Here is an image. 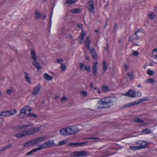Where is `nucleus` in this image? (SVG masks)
<instances>
[{"mask_svg":"<svg viewBox=\"0 0 157 157\" xmlns=\"http://www.w3.org/2000/svg\"><path fill=\"white\" fill-rule=\"evenodd\" d=\"M106 45H107V47L106 48H105V50H107L108 48V44H106Z\"/></svg>","mask_w":157,"mask_h":157,"instance_id":"680f3d73","label":"nucleus"},{"mask_svg":"<svg viewBox=\"0 0 157 157\" xmlns=\"http://www.w3.org/2000/svg\"><path fill=\"white\" fill-rule=\"evenodd\" d=\"M84 143L83 142H82V143H73V142H71L69 143L68 144V146H76V145H78V146H82L84 144Z\"/></svg>","mask_w":157,"mask_h":157,"instance_id":"412c9836","label":"nucleus"},{"mask_svg":"<svg viewBox=\"0 0 157 157\" xmlns=\"http://www.w3.org/2000/svg\"><path fill=\"white\" fill-rule=\"evenodd\" d=\"M9 112V114L10 116L13 115L16 113L17 111L15 109H11L10 110H8Z\"/></svg>","mask_w":157,"mask_h":157,"instance_id":"c756f323","label":"nucleus"},{"mask_svg":"<svg viewBox=\"0 0 157 157\" xmlns=\"http://www.w3.org/2000/svg\"><path fill=\"white\" fill-rule=\"evenodd\" d=\"M54 144V142L53 140L52 141L48 140L43 144L40 145V150L47 147H51Z\"/></svg>","mask_w":157,"mask_h":157,"instance_id":"6e6552de","label":"nucleus"},{"mask_svg":"<svg viewBox=\"0 0 157 157\" xmlns=\"http://www.w3.org/2000/svg\"><path fill=\"white\" fill-rule=\"evenodd\" d=\"M142 132L143 133L146 134L150 133L151 132V130L148 129H144L142 130Z\"/></svg>","mask_w":157,"mask_h":157,"instance_id":"2f4dec72","label":"nucleus"},{"mask_svg":"<svg viewBox=\"0 0 157 157\" xmlns=\"http://www.w3.org/2000/svg\"><path fill=\"white\" fill-rule=\"evenodd\" d=\"M82 11V9H72L71 11L73 13H80Z\"/></svg>","mask_w":157,"mask_h":157,"instance_id":"a878e982","label":"nucleus"},{"mask_svg":"<svg viewBox=\"0 0 157 157\" xmlns=\"http://www.w3.org/2000/svg\"><path fill=\"white\" fill-rule=\"evenodd\" d=\"M84 43L85 45L87 48L88 50H90V42L89 37H87L86 39L84 41Z\"/></svg>","mask_w":157,"mask_h":157,"instance_id":"f3484780","label":"nucleus"},{"mask_svg":"<svg viewBox=\"0 0 157 157\" xmlns=\"http://www.w3.org/2000/svg\"><path fill=\"white\" fill-rule=\"evenodd\" d=\"M91 138L92 139H96V140L98 139H99L98 138H97V137H93Z\"/></svg>","mask_w":157,"mask_h":157,"instance_id":"bf43d9fd","label":"nucleus"},{"mask_svg":"<svg viewBox=\"0 0 157 157\" xmlns=\"http://www.w3.org/2000/svg\"><path fill=\"white\" fill-rule=\"evenodd\" d=\"M147 74L150 75H153L154 72L152 71L148 70L147 71Z\"/></svg>","mask_w":157,"mask_h":157,"instance_id":"79ce46f5","label":"nucleus"},{"mask_svg":"<svg viewBox=\"0 0 157 157\" xmlns=\"http://www.w3.org/2000/svg\"><path fill=\"white\" fill-rule=\"evenodd\" d=\"M60 68L62 70V71H65L66 69V66L63 64L61 63V65L60 66Z\"/></svg>","mask_w":157,"mask_h":157,"instance_id":"4c0bfd02","label":"nucleus"},{"mask_svg":"<svg viewBox=\"0 0 157 157\" xmlns=\"http://www.w3.org/2000/svg\"><path fill=\"white\" fill-rule=\"evenodd\" d=\"M118 28V26L117 24L115 23L114 24V29H117Z\"/></svg>","mask_w":157,"mask_h":157,"instance_id":"864d4df0","label":"nucleus"},{"mask_svg":"<svg viewBox=\"0 0 157 157\" xmlns=\"http://www.w3.org/2000/svg\"><path fill=\"white\" fill-rule=\"evenodd\" d=\"M79 131L78 129L76 126H69L60 130V133L62 135L68 136L75 134Z\"/></svg>","mask_w":157,"mask_h":157,"instance_id":"7ed1b4c3","label":"nucleus"},{"mask_svg":"<svg viewBox=\"0 0 157 157\" xmlns=\"http://www.w3.org/2000/svg\"><path fill=\"white\" fill-rule=\"evenodd\" d=\"M51 20L50 21V23H49V26L50 28H51Z\"/></svg>","mask_w":157,"mask_h":157,"instance_id":"e2e57ef3","label":"nucleus"},{"mask_svg":"<svg viewBox=\"0 0 157 157\" xmlns=\"http://www.w3.org/2000/svg\"><path fill=\"white\" fill-rule=\"evenodd\" d=\"M25 74V78L26 81L30 84H31V81L30 78L29 77V74L28 72L25 71L24 72Z\"/></svg>","mask_w":157,"mask_h":157,"instance_id":"dca6fc26","label":"nucleus"},{"mask_svg":"<svg viewBox=\"0 0 157 157\" xmlns=\"http://www.w3.org/2000/svg\"><path fill=\"white\" fill-rule=\"evenodd\" d=\"M57 62L58 63H60L62 61H63V59H57Z\"/></svg>","mask_w":157,"mask_h":157,"instance_id":"603ef678","label":"nucleus"},{"mask_svg":"<svg viewBox=\"0 0 157 157\" xmlns=\"http://www.w3.org/2000/svg\"><path fill=\"white\" fill-rule=\"evenodd\" d=\"M67 143V141L66 140H64L59 142L58 144L59 145H63Z\"/></svg>","mask_w":157,"mask_h":157,"instance_id":"e433bc0d","label":"nucleus"},{"mask_svg":"<svg viewBox=\"0 0 157 157\" xmlns=\"http://www.w3.org/2000/svg\"><path fill=\"white\" fill-rule=\"evenodd\" d=\"M85 59L86 60H89L90 59V57L88 56H86L85 57Z\"/></svg>","mask_w":157,"mask_h":157,"instance_id":"5fc2aeb1","label":"nucleus"},{"mask_svg":"<svg viewBox=\"0 0 157 157\" xmlns=\"http://www.w3.org/2000/svg\"><path fill=\"white\" fill-rule=\"evenodd\" d=\"M39 150V147H38L37 148H36L35 149H34L32 150L31 151L29 152H27L26 154V155H31L33 153H34V152H36V151H38Z\"/></svg>","mask_w":157,"mask_h":157,"instance_id":"393cba45","label":"nucleus"},{"mask_svg":"<svg viewBox=\"0 0 157 157\" xmlns=\"http://www.w3.org/2000/svg\"><path fill=\"white\" fill-rule=\"evenodd\" d=\"M140 32V29H138L137 30L135 34L133 35V36H136V39L138 38V33Z\"/></svg>","mask_w":157,"mask_h":157,"instance_id":"a19ab883","label":"nucleus"},{"mask_svg":"<svg viewBox=\"0 0 157 157\" xmlns=\"http://www.w3.org/2000/svg\"><path fill=\"white\" fill-rule=\"evenodd\" d=\"M134 45H136V46H138L139 45H138V44H136V43L134 44Z\"/></svg>","mask_w":157,"mask_h":157,"instance_id":"774afa93","label":"nucleus"},{"mask_svg":"<svg viewBox=\"0 0 157 157\" xmlns=\"http://www.w3.org/2000/svg\"><path fill=\"white\" fill-rule=\"evenodd\" d=\"M33 124H31L29 125H25L22 126H21L20 125L14 127V129H16L17 128H19L20 130H21L23 128H27L29 127L30 126L33 125Z\"/></svg>","mask_w":157,"mask_h":157,"instance_id":"6ab92c4d","label":"nucleus"},{"mask_svg":"<svg viewBox=\"0 0 157 157\" xmlns=\"http://www.w3.org/2000/svg\"><path fill=\"white\" fill-rule=\"evenodd\" d=\"M107 66L105 60H104L102 63V70L103 73H104L107 70Z\"/></svg>","mask_w":157,"mask_h":157,"instance_id":"4be33fe9","label":"nucleus"},{"mask_svg":"<svg viewBox=\"0 0 157 157\" xmlns=\"http://www.w3.org/2000/svg\"><path fill=\"white\" fill-rule=\"evenodd\" d=\"M133 121L135 122L142 123V124L140 126H145L147 124V123L144 122V121L142 119L138 117L135 118L133 120Z\"/></svg>","mask_w":157,"mask_h":157,"instance_id":"4468645a","label":"nucleus"},{"mask_svg":"<svg viewBox=\"0 0 157 157\" xmlns=\"http://www.w3.org/2000/svg\"><path fill=\"white\" fill-rule=\"evenodd\" d=\"M12 146V144H9L8 145L4 146L2 147V151H3L7 149L8 147H11Z\"/></svg>","mask_w":157,"mask_h":157,"instance_id":"f704fd0d","label":"nucleus"},{"mask_svg":"<svg viewBox=\"0 0 157 157\" xmlns=\"http://www.w3.org/2000/svg\"><path fill=\"white\" fill-rule=\"evenodd\" d=\"M40 20L42 19V20H44L45 19V18L46 17L47 14H44L43 15L41 13H40Z\"/></svg>","mask_w":157,"mask_h":157,"instance_id":"72a5a7b5","label":"nucleus"},{"mask_svg":"<svg viewBox=\"0 0 157 157\" xmlns=\"http://www.w3.org/2000/svg\"><path fill=\"white\" fill-rule=\"evenodd\" d=\"M85 34L86 33L83 31V29L82 28L81 30V34L79 36V38L81 41L83 40L84 36Z\"/></svg>","mask_w":157,"mask_h":157,"instance_id":"5701e85b","label":"nucleus"},{"mask_svg":"<svg viewBox=\"0 0 157 157\" xmlns=\"http://www.w3.org/2000/svg\"><path fill=\"white\" fill-rule=\"evenodd\" d=\"M77 25L79 28H82L83 25L82 24H77Z\"/></svg>","mask_w":157,"mask_h":157,"instance_id":"8fccbe9b","label":"nucleus"},{"mask_svg":"<svg viewBox=\"0 0 157 157\" xmlns=\"http://www.w3.org/2000/svg\"><path fill=\"white\" fill-rule=\"evenodd\" d=\"M154 80L152 78H149L146 80V82L150 83H154Z\"/></svg>","mask_w":157,"mask_h":157,"instance_id":"ea45409f","label":"nucleus"},{"mask_svg":"<svg viewBox=\"0 0 157 157\" xmlns=\"http://www.w3.org/2000/svg\"><path fill=\"white\" fill-rule=\"evenodd\" d=\"M147 144L144 141L141 144L140 146L138 147L135 146H130V148L132 150H137L146 147L147 146Z\"/></svg>","mask_w":157,"mask_h":157,"instance_id":"9d476101","label":"nucleus"},{"mask_svg":"<svg viewBox=\"0 0 157 157\" xmlns=\"http://www.w3.org/2000/svg\"><path fill=\"white\" fill-rule=\"evenodd\" d=\"M39 131V127L32 128L25 130L16 134L15 136L17 138H21L26 136H29L34 134Z\"/></svg>","mask_w":157,"mask_h":157,"instance_id":"f03ea898","label":"nucleus"},{"mask_svg":"<svg viewBox=\"0 0 157 157\" xmlns=\"http://www.w3.org/2000/svg\"><path fill=\"white\" fill-rule=\"evenodd\" d=\"M147 100V97H145L143 98L137 100V101H134L133 103H132L129 105L126 106V107H129L131 106L137 104H138L140 103H141Z\"/></svg>","mask_w":157,"mask_h":157,"instance_id":"f8f14e48","label":"nucleus"},{"mask_svg":"<svg viewBox=\"0 0 157 157\" xmlns=\"http://www.w3.org/2000/svg\"><path fill=\"white\" fill-rule=\"evenodd\" d=\"M98 62H96L94 63L92 67V72L94 74V75L95 76L96 75V72L97 70V65Z\"/></svg>","mask_w":157,"mask_h":157,"instance_id":"2eb2a0df","label":"nucleus"},{"mask_svg":"<svg viewBox=\"0 0 157 157\" xmlns=\"http://www.w3.org/2000/svg\"><path fill=\"white\" fill-rule=\"evenodd\" d=\"M67 99V98L64 96L62 98V99H61V101L62 102L64 100H66Z\"/></svg>","mask_w":157,"mask_h":157,"instance_id":"3c124183","label":"nucleus"},{"mask_svg":"<svg viewBox=\"0 0 157 157\" xmlns=\"http://www.w3.org/2000/svg\"><path fill=\"white\" fill-rule=\"evenodd\" d=\"M137 86L138 87H140L141 86V85H137Z\"/></svg>","mask_w":157,"mask_h":157,"instance_id":"69168bd1","label":"nucleus"},{"mask_svg":"<svg viewBox=\"0 0 157 157\" xmlns=\"http://www.w3.org/2000/svg\"><path fill=\"white\" fill-rule=\"evenodd\" d=\"M47 136H44L41 137H40V141H42L43 140L46 139L47 138Z\"/></svg>","mask_w":157,"mask_h":157,"instance_id":"37998d69","label":"nucleus"},{"mask_svg":"<svg viewBox=\"0 0 157 157\" xmlns=\"http://www.w3.org/2000/svg\"><path fill=\"white\" fill-rule=\"evenodd\" d=\"M137 94L139 96H141V94L140 92H138L137 93Z\"/></svg>","mask_w":157,"mask_h":157,"instance_id":"4d7b16f0","label":"nucleus"},{"mask_svg":"<svg viewBox=\"0 0 157 157\" xmlns=\"http://www.w3.org/2000/svg\"><path fill=\"white\" fill-rule=\"evenodd\" d=\"M87 8L90 12L92 13L94 12V2L93 0H90L87 3Z\"/></svg>","mask_w":157,"mask_h":157,"instance_id":"1a4fd4ad","label":"nucleus"},{"mask_svg":"<svg viewBox=\"0 0 157 157\" xmlns=\"http://www.w3.org/2000/svg\"><path fill=\"white\" fill-rule=\"evenodd\" d=\"M80 69L81 70H83V67H84V70L86 71L87 72H89L90 71V68L89 65H85L82 63H79Z\"/></svg>","mask_w":157,"mask_h":157,"instance_id":"ddd939ff","label":"nucleus"},{"mask_svg":"<svg viewBox=\"0 0 157 157\" xmlns=\"http://www.w3.org/2000/svg\"><path fill=\"white\" fill-rule=\"evenodd\" d=\"M78 1V0H67L66 2V4H71L73 3H74L77 2Z\"/></svg>","mask_w":157,"mask_h":157,"instance_id":"7c9ffc66","label":"nucleus"},{"mask_svg":"<svg viewBox=\"0 0 157 157\" xmlns=\"http://www.w3.org/2000/svg\"><path fill=\"white\" fill-rule=\"evenodd\" d=\"M90 87L91 88L93 87V83H92L90 84Z\"/></svg>","mask_w":157,"mask_h":157,"instance_id":"0e129e2a","label":"nucleus"},{"mask_svg":"<svg viewBox=\"0 0 157 157\" xmlns=\"http://www.w3.org/2000/svg\"><path fill=\"white\" fill-rule=\"evenodd\" d=\"M132 36L130 35L129 37V38L128 39V40L129 41L132 42L133 41V40L132 38Z\"/></svg>","mask_w":157,"mask_h":157,"instance_id":"de8ad7c7","label":"nucleus"},{"mask_svg":"<svg viewBox=\"0 0 157 157\" xmlns=\"http://www.w3.org/2000/svg\"><path fill=\"white\" fill-rule=\"evenodd\" d=\"M28 116H30L32 118H36L38 117V116L36 114L33 113H29L28 114Z\"/></svg>","mask_w":157,"mask_h":157,"instance_id":"c9c22d12","label":"nucleus"},{"mask_svg":"<svg viewBox=\"0 0 157 157\" xmlns=\"http://www.w3.org/2000/svg\"><path fill=\"white\" fill-rule=\"evenodd\" d=\"M0 115L3 116H10L8 110H5L2 112L0 113Z\"/></svg>","mask_w":157,"mask_h":157,"instance_id":"bb28decb","label":"nucleus"},{"mask_svg":"<svg viewBox=\"0 0 157 157\" xmlns=\"http://www.w3.org/2000/svg\"><path fill=\"white\" fill-rule=\"evenodd\" d=\"M153 52H156L157 53V48H156L155 49H154L153 50Z\"/></svg>","mask_w":157,"mask_h":157,"instance_id":"6e6d98bb","label":"nucleus"},{"mask_svg":"<svg viewBox=\"0 0 157 157\" xmlns=\"http://www.w3.org/2000/svg\"><path fill=\"white\" fill-rule=\"evenodd\" d=\"M97 92L99 94H101V92H100V89H98Z\"/></svg>","mask_w":157,"mask_h":157,"instance_id":"13d9d810","label":"nucleus"},{"mask_svg":"<svg viewBox=\"0 0 157 157\" xmlns=\"http://www.w3.org/2000/svg\"><path fill=\"white\" fill-rule=\"evenodd\" d=\"M44 78L45 79L48 80H52L53 77L52 76H51L47 73H45L44 75Z\"/></svg>","mask_w":157,"mask_h":157,"instance_id":"b1692460","label":"nucleus"},{"mask_svg":"<svg viewBox=\"0 0 157 157\" xmlns=\"http://www.w3.org/2000/svg\"><path fill=\"white\" fill-rule=\"evenodd\" d=\"M148 17L151 19H153L155 18V14L152 12H150L147 14Z\"/></svg>","mask_w":157,"mask_h":157,"instance_id":"cd10ccee","label":"nucleus"},{"mask_svg":"<svg viewBox=\"0 0 157 157\" xmlns=\"http://www.w3.org/2000/svg\"><path fill=\"white\" fill-rule=\"evenodd\" d=\"M102 90L105 91H106L109 90V87L106 85H103L101 87Z\"/></svg>","mask_w":157,"mask_h":157,"instance_id":"473e14b6","label":"nucleus"},{"mask_svg":"<svg viewBox=\"0 0 157 157\" xmlns=\"http://www.w3.org/2000/svg\"><path fill=\"white\" fill-rule=\"evenodd\" d=\"M87 155V152L82 151H75L72 152L71 153V157H78L81 156H83L86 155Z\"/></svg>","mask_w":157,"mask_h":157,"instance_id":"0eeeda50","label":"nucleus"},{"mask_svg":"<svg viewBox=\"0 0 157 157\" xmlns=\"http://www.w3.org/2000/svg\"><path fill=\"white\" fill-rule=\"evenodd\" d=\"M39 143V138L30 140L25 143L24 146L25 147L33 145H36Z\"/></svg>","mask_w":157,"mask_h":157,"instance_id":"423d86ee","label":"nucleus"},{"mask_svg":"<svg viewBox=\"0 0 157 157\" xmlns=\"http://www.w3.org/2000/svg\"><path fill=\"white\" fill-rule=\"evenodd\" d=\"M81 93L84 96H86L87 95V93L86 91L82 90L81 91Z\"/></svg>","mask_w":157,"mask_h":157,"instance_id":"a18cd8bd","label":"nucleus"},{"mask_svg":"<svg viewBox=\"0 0 157 157\" xmlns=\"http://www.w3.org/2000/svg\"><path fill=\"white\" fill-rule=\"evenodd\" d=\"M136 95V93L135 91L132 90H129L127 92L123 94L124 95L131 98L135 97Z\"/></svg>","mask_w":157,"mask_h":157,"instance_id":"9b49d317","label":"nucleus"},{"mask_svg":"<svg viewBox=\"0 0 157 157\" xmlns=\"http://www.w3.org/2000/svg\"><path fill=\"white\" fill-rule=\"evenodd\" d=\"M95 31L96 33H98L99 32V30L98 29H97L95 30Z\"/></svg>","mask_w":157,"mask_h":157,"instance_id":"052dcab7","label":"nucleus"},{"mask_svg":"<svg viewBox=\"0 0 157 157\" xmlns=\"http://www.w3.org/2000/svg\"><path fill=\"white\" fill-rule=\"evenodd\" d=\"M31 55L32 59L33 60V64L36 68L37 69V71H39V63H38L37 60V56L34 50L33 49H31Z\"/></svg>","mask_w":157,"mask_h":157,"instance_id":"39448f33","label":"nucleus"},{"mask_svg":"<svg viewBox=\"0 0 157 157\" xmlns=\"http://www.w3.org/2000/svg\"><path fill=\"white\" fill-rule=\"evenodd\" d=\"M117 101L115 97H108L103 98L98 101V104L101 105L100 108H105L110 106L111 103L115 102Z\"/></svg>","mask_w":157,"mask_h":157,"instance_id":"f257e3e1","label":"nucleus"},{"mask_svg":"<svg viewBox=\"0 0 157 157\" xmlns=\"http://www.w3.org/2000/svg\"><path fill=\"white\" fill-rule=\"evenodd\" d=\"M32 110V109L29 106H26L24 107L20 110L19 114L18 115V117L20 118H23L28 116V114L27 112L28 111L29 113H30Z\"/></svg>","mask_w":157,"mask_h":157,"instance_id":"20e7f679","label":"nucleus"},{"mask_svg":"<svg viewBox=\"0 0 157 157\" xmlns=\"http://www.w3.org/2000/svg\"><path fill=\"white\" fill-rule=\"evenodd\" d=\"M139 54V52L137 51H134L132 53V55L136 56H138Z\"/></svg>","mask_w":157,"mask_h":157,"instance_id":"c03bdc74","label":"nucleus"},{"mask_svg":"<svg viewBox=\"0 0 157 157\" xmlns=\"http://www.w3.org/2000/svg\"><path fill=\"white\" fill-rule=\"evenodd\" d=\"M39 91V86L38 85L34 88L33 91L32 92V93L33 95H36L38 93Z\"/></svg>","mask_w":157,"mask_h":157,"instance_id":"aec40b11","label":"nucleus"},{"mask_svg":"<svg viewBox=\"0 0 157 157\" xmlns=\"http://www.w3.org/2000/svg\"><path fill=\"white\" fill-rule=\"evenodd\" d=\"M124 67L125 70L126 71V70H127L128 68V66L127 64H124Z\"/></svg>","mask_w":157,"mask_h":157,"instance_id":"09e8293b","label":"nucleus"},{"mask_svg":"<svg viewBox=\"0 0 157 157\" xmlns=\"http://www.w3.org/2000/svg\"><path fill=\"white\" fill-rule=\"evenodd\" d=\"M127 75L128 76L129 79L131 80H132L134 79V77L133 76V74L132 72H128Z\"/></svg>","mask_w":157,"mask_h":157,"instance_id":"c85d7f7f","label":"nucleus"},{"mask_svg":"<svg viewBox=\"0 0 157 157\" xmlns=\"http://www.w3.org/2000/svg\"><path fill=\"white\" fill-rule=\"evenodd\" d=\"M36 18L38 19L39 18V12L38 10H36L35 12Z\"/></svg>","mask_w":157,"mask_h":157,"instance_id":"58836bf2","label":"nucleus"},{"mask_svg":"<svg viewBox=\"0 0 157 157\" xmlns=\"http://www.w3.org/2000/svg\"><path fill=\"white\" fill-rule=\"evenodd\" d=\"M89 50L90 51V54L92 56L93 58L94 59H97V53L94 49V48H92V49L90 48V50Z\"/></svg>","mask_w":157,"mask_h":157,"instance_id":"a211bd4d","label":"nucleus"},{"mask_svg":"<svg viewBox=\"0 0 157 157\" xmlns=\"http://www.w3.org/2000/svg\"><path fill=\"white\" fill-rule=\"evenodd\" d=\"M7 91L8 93L10 95H11L13 92L12 90L9 89H7Z\"/></svg>","mask_w":157,"mask_h":157,"instance_id":"49530a36","label":"nucleus"},{"mask_svg":"<svg viewBox=\"0 0 157 157\" xmlns=\"http://www.w3.org/2000/svg\"><path fill=\"white\" fill-rule=\"evenodd\" d=\"M155 59H157V55L155 56Z\"/></svg>","mask_w":157,"mask_h":157,"instance_id":"338daca9","label":"nucleus"}]
</instances>
